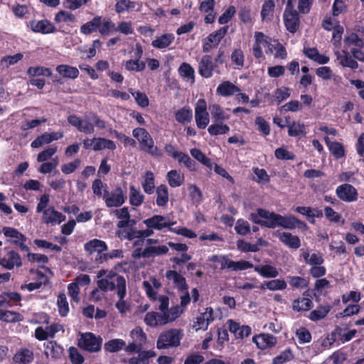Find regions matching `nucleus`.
<instances>
[{
    "mask_svg": "<svg viewBox=\"0 0 364 364\" xmlns=\"http://www.w3.org/2000/svg\"><path fill=\"white\" fill-rule=\"evenodd\" d=\"M259 215L262 220V226L270 229H274L279 227V216L280 215L274 212H269V210H260Z\"/></svg>",
    "mask_w": 364,
    "mask_h": 364,
    "instance_id": "nucleus-18",
    "label": "nucleus"
},
{
    "mask_svg": "<svg viewBox=\"0 0 364 364\" xmlns=\"http://www.w3.org/2000/svg\"><path fill=\"white\" fill-rule=\"evenodd\" d=\"M78 339L77 346L89 353L99 352L102 348V338L92 332L82 333Z\"/></svg>",
    "mask_w": 364,
    "mask_h": 364,
    "instance_id": "nucleus-5",
    "label": "nucleus"
},
{
    "mask_svg": "<svg viewBox=\"0 0 364 364\" xmlns=\"http://www.w3.org/2000/svg\"><path fill=\"white\" fill-rule=\"evenodd\" d=\"M279 227H282L285 229L293 230L296 228H306L307 225L304 222L296 218L295 216H284L280 215Z\"/></svg>",
    "mask_w": 364,
    "mask_h": 364,
    "instance_id": "nucleus-19",
    "label": "nucleus"
},
{
    "mask_svg": "<svg viewBox=\"0 0 364 364\" xmlns=\"http://www.w3.org/2000/svg\"><path fill=\"white\" fill-rule=\"evenodd\" d=\"M183 337V330L171 328L163 331L158 337L156 347L158 349H168L178 347Z\"/></svg>",
    "mask_w": 364,
    "mask_h": 364,
    "instance_id": "nucleus-3",
    "label": "nucleus"
},
{
    "mask_svg": "<svg viewBox=\"0 0 364 364\" xmlns=\"http://www.w3.org/2000/svg\"><path fill=\"white\" fill-rule=\"evenodd\" d=\"M156 204L159 207L166 206L168 202V191L165 184H161L156 188Z\"/></svg>",
    "mask_w": 364,
    "mask_h": 364,
    "instance_id": "nucleus-40",
    "label": "nucleus"
},
{
    "mask_svg": "<svg viewBox=\"0 0 364 364\" xmlns=\"http://www.w3.org/2000/svg\"><path fill=\"white\" fill-rule=\"evenodd\" d=\"M47 350L53 358H60L63 353V348L55 341H50L46 346Z\"/></svg>",
    "mask_w": 364,
    "mask_h": 364,
    "instance_id": "nucleus-60",
    "label": "nucleus"
},
{
    "mask_svg": "<svg viewBox=\"0 0 364 364\" xmlns=\"http://www.w3.org/2000/svg\"><path fill=\"white\" fill-rule=\"evenodd\" d=\"M98 30L102 36H107L111 31H115V24L109 18H102V23Z\"/></svg>",
    "mask_w": 364,
    "mask_h": 364,
    "instance_id": "nucleus-58",
    "label": "nucleus"
},
{
    "mask_svg": "<svg viewBox=\"0 0 364 364\" xmlns=\"http://www.w3.org/2000/svg\"><path fill=\"white\" fill-rule=\"evenodd\" d=\"M176 120L182 124H186L191 122L193 118V112L191 108L186 105L178 109L175 112Z\"/></svg>",
    "mask_w": 364,
    "mask_h": 364,
    "instance_id": "nucleus-30",
    "label": "nucleus"
},
{
    "mask_svg": "<svg viewBox=\"0 0 364 364\" xmlns=\"http://www.w3.org/2000/svg\"><path fill=\"white\" fill-rule=\"evenodd\" d=\"M235 230L240 235H247L251 231L250 225L247 220L240 218L236 221Z\"/></svg>",
    "mask_w": 364,
    "mask_h": 364,
    "instance_id": "nucleus-56",
    "label": "nucleus"
},
{
    "mask_svg": "<svg viewBox=\"0 0 364 364\" xmlns=\"http://www.w3.org/2000/svg\"><path fill=\"white\" fill-rule=\"evenodd\" d=\"M65 215L56 210L53 206H50L44 210L42 215V221L46 225L60 224L62 222L65 221Z\"/></svg>",
    "mask_w": 364,
    "mask_h": 364,
    "instance_id": "nucleus-14",
    "label": "nucleus"
},
{
    "mask_svg": "<svg viewBox=\"0 0 364 364\" xmlns=\"http://www.w3.org/2000/svg\"><path fill=\"white\" fill-rule=\"evenodd\" d=\"M84 248L85 250L90 254L97 252L99 257L100 255L104 254V252L107 250L108 247L105 241L93 239L86 242L84 245Z\"/></svg>",
    "mask_w": 364,
    "mask_h": 364,
    "instance_id": "nucleus-24",
    "label": "nucleus"
},
{
    "mask_svg": "<svg viewBox=\"0 0 364 364\" xmlns=\"http://www.w3.org/2000/svg\"><path fill=\"white\" fill-rule=\"evenodd\" d=\"M123 257V252L122 250H113L108 253H104L100 255L99 257L96 258V261L97 263L102 264L105 261H107L109 259L114 258H122Z\"/></svg>",
    "mask_w": 364,
    "mask_h": 364,
    "instance_id": "nucleus-63",
    "label": "nucleus"
},
{
    "mask_svg": "<svg viewBox=\"0 0 364 364\" xmlns=\"http://www.w3.org/2000/svg\"><path fill=\"white\" fill-rule=\"evenodd\" d=\"M190 153L194 159L200 162L203 165L208 168H212L213 164L211 159L207 157L200 149L193 148L191 149Z\"/></svg>",
    "mask_w": 364,
    "mask_h": 364,
    "instance_id": "nucleus-48",
    "label": "nucleus"
},
{
    "mask_svg": "<svg viewBox=\"0 0 364 364\" xmlns=\"http://www.w3.org/2000/svg\"><path fill=\"white\" fill-rule=\"evenodd\" d=\"M179 75L186 79L191 80L192 82H195V70L191 64L188 63H182L178 68Z\"/></svg>",
    "mask_w": 364,
    "mask_h": 364,
    "instance_id": "nucleus-45",
    "label": "nucleus"
},
{
    "mask_svg": "<svg viewBox=\"0 0 364 364\" xmlns=\"http://www.w3.org/2000/svg\"><path fill=\"white\" fill-rule=\"evenodd\" d=\"M331 309L330 305H320L316 309L311 311L309 318L313 321H318L325 318Z\"/></svg>",
    "mask_w": 364,
    "mask_h": 364,
    "instance_id": "nucleus-42",
    "label": "nucleus"
},
{
    "mask_svg": "<svg viewBox=\"0 0 364 364\" xmlns=\"http://www.w3.org/2000/svg\"><path fill=\"white\" fill-rule=\"evenodd\" d=\"M174 36L172 33H166L157 37L151 42V46L158 49L168 48L173 41Z\"/></svg>",
    "mask_w": 364,
    "mask_h": 364,
    "instance_id": "nucleus-35",
    "label": "nucleus"
},
{
    "mask_svg": "<svg viewBox=\"0 0 364 364\" xmlns=\"http://www.w3.org/2000/svg\"><path fill=\"white\" fill-rule=\"evenodd\" d=\"M2 232L7 237L14 238V240H26V237L17 229L11 227H4Z\"/></svg>",
    "mask_w": 364,
    "mask_h": 364,
    "instance_id": "nucleus-59",
    "label": "nucleus"
},
{
    "mask_svg": "<svg viewBox=\"0 0 364 364\" xmlns=\"http://www.w3.org/2000/svg\"><path fill=\"white\" fill-rule=\"evenodd\" d=\"M143 223L148 228L156 230H161L164 228H169L175 224L174 222H170L168 217L160 215H154L144 220Z\"/></svg>",
    "mask_w": 364,
    "mask_h": 364,
    "instance_id": "nucleus-12",
    "label": "nucleus"
},
{
    "mask_svg": "<svg viewBox=\"0 0 364 364\" xmlns=\"http://www.w3.org/2000/svg\"><path fill=\"white\" fill-rule=\"evenodd\" d=\"M208 132L211 136L222 135L228 134L230 132V127L223 122H214L208 127Z\"/></svg>",
    "mask_w": 364,
    "mask_h": 364,
    "instance_id": "nucleus-46",
    "label": "nucleus"
},
{
    "mask_svg": "<svg viewBox=\"0 0 364 364\" xmlns=\"http://www.w3.org/2000/svg\"><path fill=\"white\" fill-rule=\"evenodd\" d=\"M195 120L198 129H204L210 122L207 111V102L204 98L199 99L195 106Z\"/></svg>",
    "mask_w": 364,
    "mask_h": 364,
    "instance_id": "nucleus-8",
    "label": "nucleus"
},
{
    "mask_svg": "<svg viewBox=\"0 0 364 364\" xmlns=\"http://www.w3.org/2000/svg\"><path fill=\"white\" fill-rule=\"evenodd\" d=\"M299 11H294L283 14L284 23L286 29L291 33H295L300 25Z\"/></svg>",
    "mask_w": 364,
    "mask_h": 364,
    "instance_id": "nucleus-15",
    "label": "nucleus"
},
{
    "mask_svg": "<svg viewBox=\"0 0 364 364\" xmlns=\"http://www.w3.org/2000/svg\"><path fill=\"white\" fill-rule=\"evenodd\" d=\"M288 127V134L290 136H297L299 135L306 134V129L304 124L299 122H293L291 124H287Z\"/></svg>",
    "mask_w": 364,
    "mask_h": 364,
    "instance_id": "nucleus-52",
    "label": "nucleus"
},
{
    "mask_svg": "<svg viewBox=\"0 0 364 364\" xmlns=\"http://www.w3.org/2000/svg\"><path fill=\"white\" fill-rule=\"evenodd\" d=\"M57 305L59 314L61 316H65L69 312V306L65 294H60L57 299Z\"/></svg>",
    "mask_w": 364,
    "mask_h": 364,
    "instance_id": "nucleus-57",
    "label": "nucleus"
},
{
    "mask_svg": "<svg viewBox=\"0 0 364 364\" xmlns=\"http://www.w3.org/2000/svg\"><path fill=\"white\" fill-rule=\"evenodd\" d=\"M240 91V88L230 81L222 82L216 89V93L223 97L232 96Z\"/></svg>",
    "mask_w": 364,
    "mask_h": 364,
    "instance_id": "nucleus-25",
    "label": "nucleus"
},
{
    "mask_svg": "<svg viewBox=\"0 0 364 364\" xmlns=\"http://www.w3.org/2000/svg\"><path fill=\"white\" fill-rule=\"evenodd\" d=\"M54 21L56 23H64L68 26H72L76 22V18L72 13L60 10L55 14Z\"/></svg>",
    "mask_w": 364,
    "mask_h": 364,
    "instance_id": "nucleus-36",
    "label": "nucleus"
},
{
    "mask_svg": "<svg viewBox=\"0 0 364 364\" xmlns=\"http://www.w3.org/2000/svg\"><path fill=\"white\" fill-rule=\"evenodd\" d=\"M132 135L137 139L141 151L155 158L163 156V151L157 146H155L151 135L146 129L142 127L135 128L132 130Z\"/></svg>",
    "mask_w": 364,
    "mask_h": 364,
    "instance_id": "nucleus-2",
    "label": "nucleus"
},
{
    "mask_svg": "<svg viewBox=\"0 0 364 364\" xmlns=\"http://www.w3.org/2000/svg\"><path fill=\"white\" fill-rule=\"evenodd\" d=\"M208 260L211 262L220 263L221 269H228L234 271H241L253 268L255 265L249 261L241 259L240 261L230 260L227 255H213L210 256Z\"/></svg>",
    "mask_w": 364,
    "mask_h": 364,
    "instance_id": "nucleus-4",
    "label": "nucleus"
},
{
    "mask_svg": "<svg viewBox=\"0 0 364 364\" xmlns=\"http://www.w3.org/2000/svg\"><path fill=\"white\" fill-rule=\"evenodd\" d=\"M331 154L336 159H339L346 155V151L343 144L338 141H333L328 148Z\"/></svg>",
    "mask_w": 364,
    "mask_h": 364,
    "instance_id": "nucleus-61",
    "label": "nucleus"
},
{
    "mask_svg": "<svg viewBox=\"0 0 364 364\" xmlns=\"http://www.w3.org/2000/svg\"><path fill=\"white\" fill-rule=\"evenodd\" d=\"M215 64L212 56L210 55H203L198 63V73L204 78H210L213 76Z\"/></svg>",
    "mask_w": 364,
    "mask_h": 364,
    "instance_id": "nucleus-17",
    "label": "nucleus"
},
{
    "mask_svg": "<svg viewBox=\"0 0 364 364\" xmlns=\"http://www.w3.org/2000/svg\"><path fill=\"white\" fill-rule=\"evenodd\" d=\"M344 43L348 46H355V48H363L364 41L355 33H351L344 39Z\"/></svg>",
    "mask_w": 364,
    "mask_h": 364,
    "instance_id": "nucleus-54",
    "label": "nucleus"
},
{
    "mask_svg": "<svg viewBox=\"0 0 364 364\" xmlns=\"http://www.w3.org/2000/svg\"><path fill=\"white\" fill-rule=\"evenodd\" d=\"M275 7L274 0H266L262 7L261 17L262 21L270 19L273 16L274 9Z\"/></svg>",
    "mask_w": 364,
    "mask_h": 364,
    "instance_id": "nucleus-51",
    "label": "nucleus"
},
{
    "mask_svg": "<svg viewBox=\"0 0 364 364\" xmlns=\"http://www.w3.org/2000/svg\"><path fill=\"white\" fill-rule=\"evenodd\" d=\"M295 211L306 216L307 220L311 224L315 223V218H321L323 217V211L318 208H311V207L297 206Z\"/></svg>",
    "mask_w": 364,
    "mask_h": 364,
    "instance_id": "nucleus-22",
    "label": "nucleus"
},
{
    "mask_svg": "<svg viewBox=\"0 0 364 364\" xmlns=\"http://www.w3.org/2000/svg\"><path fill=\"white\" fill-rule=\"evenodd\" d=\"M230 60L234 68L241 69L245 64V55L240 48H235L231 53Z\"/></svg>",
    "mask_w": 364,
    "mask_h": 364,
    "instance_id": "nucleus-43",
    "label": "nucleus"
},
{
    "mask_svg": "<svg viewBox=\"0 0 364 364\" xmlns=\"http://www.w3.org/2000/svg\"><path fill=\"white\" fill-rule=\"evenodd\" d=\"M0 320L7 323L18 322L23 320V316L18 312L0 309Z\"/></svg>",
    "mask_w": 364,
    "mask_h": 364,
    "instance_id": "nucleus-39",
    "label": "nucleus"
},
{
    "mask_svg": "<svg viewBox=\"0 0 364 364\" xmlns=\"http://www.w3.org/2000/svg\"><path fill=\"white\" fill-rule=\"evenodd\" d=\"M141 186L146 193L150 195L154 193L155 189V177L152 171H146Z\"/></svg>",
    "mask_w": 364,
    "mask_h": 364,
    "instance_id": "nucleus-37",
    "label": "nucleus"
},
{
    "mask_svg": "<svg viewBox=\"0 0 364 364\" xmlns=\"http://www.w3.org/2000/svg\"><path fill=\"white\" fill-rule=\"evenodd\" d=\"M313 307V301L309 298L294 299L292 302V309L294 311L300 312L309 311Z\"/></svg>",
    "mask_w": 364,
    "mask_h": 364,
    "instance_id": "nucleus-41",
    "label": "nucleus"
},
{
    "mask_svg": "<svg viewBox=\"0 0 364 364\" xmlns=\"http://www.w3.org/2000/svg\"><path fill=\"white\" fill-rule=\"evenodd\" d=\"M252 341L259 349H265L267 348H272L277 343V339L272 335L260 334L255 336L252 338Z\"/></svg>",
    "mask_w": 364,
    "mask_h": 364,
    "instance_id": "nucleus-23",
    "label": "nucleus"
},
{
    "mask_svg": "<svg viewBox=\"0 0 364 364\" xmlns=\"http://www.w3.org/2000/svg\"><path fill=\"white\" fill-rule=\"evenodd\" d=\"M112 213L117 218L121 219L117 224L118 228H124L129 226L130 214L127 207H124L119 210L116 209Z\"/></svg>",
    "mask_w": 364,
    "mask_h": 364,
    "instance_id": "nucleus-31",
    "label": "nucleus"
},
{
    "mask_svg": "<svg viewBox=\"0 0 364 364\" xmlns=\"http://www.w3.org/2000/svg\"><path fill=\"white\" fill-rule=\"evenodd\" d=\"M102 23V16H95L91 21L84 23L80 27V32L85 35L91 34L98 30Z\"/></svg>",
    "mask_w": 364,
    "mask_h": 364,
    "instance_id": "nucleus-33",
    "label": "nucleus"
},
{
    "mask_svg": "<svg viewBox=\"0 0 364 364\" xmlns=\"http://www.w3.org/2000/svg\"><path fill=\"white\" fill-rule=\"evenodd\" d=\"M29 25L31 29L34 33L49 34L56 32L55 26L47 19L40 21L32 20L30 21Z\"/></svg>",
    "mask_w": 364,
    "mask_h": 364,
    "instance_id": "nucleus-16",
    "label": "nucleus"
},
{
    "mask_svg": "<svg viewBox=\"0 0 364 364\" xmlns=\"http://www.w3.org/2000/svg\"><path fill=\"white\" fill-rule=\"evenodd\" d=\"M136 6V3L130 0H119L115 4V11L117 14H122L134 9Z\"/></svg>",
    "mask_w": 364,
    "mask_h": 364,
    "instance_id": "nucleus-55",
    "label": "nucleus"
},
{
    "mask_svg": "<svg viewBox=\"0 0 364 364\" xmlns=\"http://www.w3.org/2000/svg\"><path fill=\"white\" fill-rule=\"evenodd\" d=\"M129 203L133 206H140L144 200V196L134 186L132 185L129 187Z\"/></svg>",
    "mask_w": 364,
    "mask_h": 364,
    "instance_id": "nucleus-47",
    "label": "nucleus"
},
{
    "mask_svg": "<svg viewBox=\"0 0 364 364\" xmlns=\"http://www.w3.org/2000/svg\"><path fill=\"white\" fill-rule=\"evenodd\" d=\"M129 336L132 341L125 347V352L128 354H133L135 352L143 349L147 341L146 334L140 326H136L130 333Z\"/></svg>",
    "mask_w": 364,
    "mask_h": 364,
    "instance_id": "nucleus-6",
    "label": "nucleus"
},
{
    "mask_svg": "<svg viewBox=\"0 0 364 364\" xmlns=\"http://www.w3.org/2000/svg\"><path fill=\"white\" fill-rule=\"evenodd\" d=\"M167 280L172 281L173 285L178 291H186L188 289L186 278L174 269L167 270L165 274Z\"/></svg>",
    "mask_w": 364,
    "mask_h": 364,
    "instance_id": "nucleus-13",
    "label": "nucleus"
},
{
    "mask_svg": "<svg viewBox=\"0 0 364 364\" xmlns=\"http://www.w3.org/2000/svg\"><path fill=\"white\" fill-rule=\"evenodd\" d=\"M129 92L134 97L136 102L139 107L145 108L149 106V100L144 92H141L140 91L133 92L132 89L129 90Z\"/></svg>",
    "mask_w": 364,
    "mask_h": 364,
    "instance_id": "nucleus-62",
    "label": "nucleus"
},
{
    "mask_svg": "<svg viewBox=\"0 0 364 364\" xmlns=\"http://www.w3.org/2000/svg\"><path fill=\"white\" fill-rule=\"evenodd\" d=\"M124 67L129 71L141 72L145 69L146 63L139 59H131L124 63Z\"/></svg>",
    "mask_w": 364,
    "mask_h": 364,
    "instance_id": "nucleus-53",
    "label": "nucleus"
},
{
    "mask_svg": "<svg viewBox=\"0 0 364 364\" xmlns=\"http://www.w3.org/2000/svg\"><path fill=\"white\" fill-rule=\"evenodd\" d=\"M166 179L171 188H176L181 186L184 182V175L180 174L177 170H171L166 174Z\"/></svg>",
    "mask_w": 364,
    "mask_h": 364,
    "instance_id": "nucleus-38",
    "label": "nucleus"
},
{
    "mask_svg": "<svg viewBox=\"0 0 364 364\" xmlns=\"http://www.w3.org/2000/svg\"><path fill=\"white\" fill-rule=\"evenodd\" d=\"M97 287L103 291L117 290L119 301L115 306L118 311L123 314L128 310L124 298L127 295V282L125 278L114 272H109L104 278L99 279Z\"/></svg>",
    "mask_w": 364,
    "mask_h": 364,
    "instance_id": "nucleus-1",
    "label": "nucleus"
},
{
    "mask_svg": "<svg viewBox=\"0 0 364 364\" xmlns=\"http://www.w3.org/2000/svg\"><path fill=\"white\" fill-rule=\"evenodd\" d=\"M353 58V57L346 50H343V54H340L338 52L337 53V59L343 67L356 70L359 65L358 62Z\"/></svg>",
    "mask_w": 364,
    "mask_h": 364,
    "instance_id": "nucleus-32",
    "label": "nucleus"
},
{
    "mask_svg": "<svg viewBox=\"0 0 364 364\" xmlns=\"http://www.w3.org/2000/svg\"><path fill=\"white\" fill-rule=\"evenodd\" d=\"M103 199L107 208L122 206L127 200V196L122 187L117 186L112 191H104Z\"/></svg>",
    "mask_w": 364,
    "mask_h": 364,
    "instance_id": "nucleus-7",
    "label": "nucleus"
},
{
    "mask_svg": "<svg viewBox=\"0 0 364 364\" xmlns=\"http://www.w3.org/2000/svg\"><path fill=\"white\" fill-rule=\"evenodd\" d=\"M336 194L341 200L346 203L356 201L358 197L357 189L347 183L338 186L336 189Z\"/></svg>",
    "mask_w": 364,
    "mask_h": 364,
    "instance_id": "nucleus-11",
    "label": "nucleus"
},
{
    "mask_svg": "<svg viewBox=\"0 0 364 364\" xmlns=\"http://www.w3.org/2000/svg\"><path fill=\"white\" fill-rule=\"evenodd\" d=\"M279 240L290 248L298 249L301 246V240L296 235L290 232H282L277 235Z\"/></svg>",
    "mask_w": 364,
    "mask_h": 364,
    "instance_id": "nucleus-26",
    "label": "nucleus"
},
{
    "mask_svg": "<svg viewBox=\"0 0 364 364\" xmlns=\"http://www.w3.org/2000/svg\"><path fill=\"white\" fill-rule=\"evenodd\" d=\"M228 30V26H223L210 33L205 39L203 44V51L208 53L212 48H216L226 35Z\"/></svg>",
    "mask_w": 364,
    "mask_h": 364,
    "instance_id": "nucleus-10",
    "label": "nucleus"
},
{
    "mask_svg": "<svg viewBox=\"0 0 364 364\" xmlns=\"http://www.w3.org/2000/svg\"><path fill=\"white\" fill-rule=\"evenodd\" d=\"M176 160L178 161L179 164H183L189 171H196L197 169V164L187 154L181 151L178 158Z\"/></svg>",
    "mask_w": 364,
    "mask_h": 364,
    "instance_id": "nucleus-50",
    "label": "nucleus"
},
{
    "mask_svg": "<svg viewBox=\"0 0 364 364\" xmlns=\"http://www.w3.org/2000/svg\"><path fill=\"white\" fill-rule=\"evenodd\" d=\"M287 284L284 279H272L261 284L262 289H267L270 291L284 290L287 289Z\"/></svg>",
    "mask_w": 364,
    "mask_h": 364,
    "instance_id": "nucleus-44",
    "label": "nucleus"
},
{
    "mask_svg": "<svg viewBox=\"0 0 364 364\" xmlns=\"http://www.w3.org/2000/svg\"><path fill=\"white\" fill-rule=\"evenodd\" d=\"M5 254L0 256V265L6 269L11 270L14 267H21L23 264L20 255L7 247L4 248Z\"/></svg>",
    "mask_w": 364,
    "mask_h": 364,
    "instance_id": "nucleus-9",
    "label": "nucleus"
},
{
    "mask_svg": "<svg viewBox=\"0 0 364 364\" xmlns=\"http://www.w3.org/2000/svg\"><path fill=\"white\" fill-rule=\"evenodd\" d=\"M55 70L63 77L76 79L79 75V70L76 67L69 65L60 64L56 66Z\"/></svg>",
    "mask_w": 364,
    "mask_h": 364,
    "instance_id": "nucleus-28",
    "label": "nucleus"
},
{
    "mask_svg": "<svg viewBox=\"0 0 364 364\" xmlns=\"http://www.w3.org/2000/svg\"><path fill=\"white\" fill-rule=\"evenodd\" d=\"M209 110L214 122H223L230 118V116L225 112L223 107L218 104L209 105Z\"/></svg>",
    "mask_w": 364,
    "mask_h": 364,
    "instance_id": "nucleus-27",
    "label": "nucleus"
},
{
    "mask_svg": "<svg viewBox=\"0 0 364 364\" xmlns=\"http://www.w3.org/2000/svg\"><path fill=\"white\" fill-rule=\"evenodd\" d=\"M26 73L29 77L52 76V70L48 68H45L43 66L29 67Z\"/></svg>",
    "mask_w": 364,
    "mask_h": 364,
    "instance_id": "nucleus-49",
    "label": "nucleus"
},
{
    "mask_svg": "<svg viewBox=\"0 0 364 364\" xmlns=\"http://www.w3.org/2000/svg\"><path fill=\"white\" fill-rule=\"evenodd\" d=\"M34 360L33 350L27 348H21L14 354L13 362L14 364H31Z\"/></svg>",
    "mask_w": 364,
    "mask_h": 364,
    "instance_id": "nucleus-20",
    "label": "nucleus"
},
{
    "mask_svg": "<svg viewBox=\"0 0 364 364\" xmlns=\"http://www.w3.org/2000/svg\"><path fill=\"white\" fill-rule=\"evenodd\" d=\"M137 356H134L128 360L129 364H150L149 359L154 358L156 353L153 350H143L135 352Z\"/></svg>",
    "mask_w": 364,
    "mask_h": 364,
    "instance_id": "nucleus-21",
    "label": "nucleus"
},
{
    "mask_svg": "<svg viewBox=\"0 0 364 364\" xmlns=\"http://www.w3.org/2000/svg\"><path fill=\"white\" fill-rule=\"evenodd\" d=\"M254 270L264 278H275L279 275L277 269L270 264L256 265Z\"/></svg>",
    "mask_w": 364,
    "mask_h": 364,
    "instance_id": "nucleus-29",
    "label": "nucleus"
},
{
    "mask_svg": "<svg viewBox=\"0 0 364 364\" xmlns=\"http://www.w3.org/2000/svg\"><path fill=\"white\" fill-rule=\"evenodd\" d=\"M127 346L126 342L121 338H113L107 342L104 345V349L109 353H117L124 349Z\"/></svg>",
    "mask_w": 364,
    "mask_h": 364,
    "instance_id": "nucleus-34",
    "label": "nucleus"
},
{
    "mask_svg": "<svg viewBox=\"0 0 364 364\" xmlns=\"http://www.w3.org/2000/svg\"><path fill=\"white\" fill-rule=\"evenodd\" d=\"M58 147L51 146L40 152L37 156L38 162H44L51 159V157L57 152Z\"/></svg>",
    "mask_w": 364,
    "mask_h": 364,
    "instance_id": "nucleus-64",
    "label": "nucleus"
}]
</instances>
